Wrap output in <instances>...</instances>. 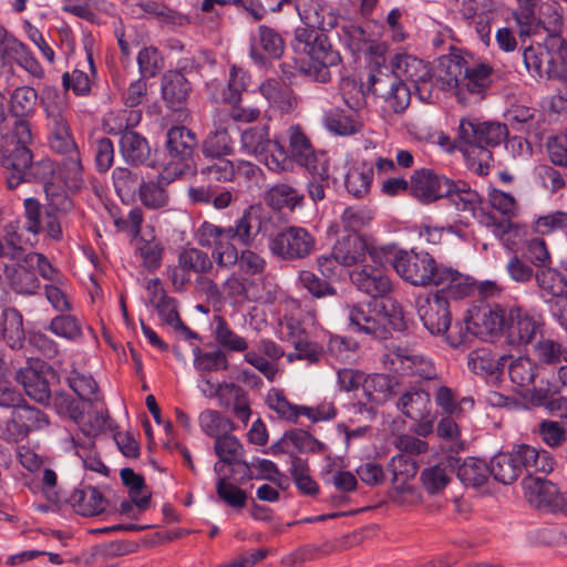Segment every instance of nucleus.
Returning a JSON list of instances; mask_svg holds the SVG:
<instances>
[{
    "mask_svg": "<svg viewBox=\"0 0 567 567\" xmlns=\"http://www.w3.org/2000/svg\"><path fill=\"white\" fill-rule=\"evenodd\" d=\"M291 48L297 54H306L309 62H282L280 71L284 78L291 79L297 72L313 81L326 83L331 79L330 68L340 63V53L334 50L328 37L319 30L297 28Z\"/></svg>",
    "mask_w": 567,
    "mask_h": 567,
    "instance_id": "1",
    "label": "nucleus"
},
{
    "mask_svg": "<svg viewBox=\"0 0 567 567\" xmlns=\"http://www.w3.org/2000/svg\"><path fill=\"white\" fill-rule=\"evenodd\" d=\"M440 68L444 74H439L436 78L439 89H455L460 101L465 91L481 96L492 82L493 69L488 64L480 63L472 68H464L460 60L446 58L441 61Z\"/></svg>",
    "mask_w": 567,
    "mask_h": 567,
    "instance_id": "2",
    "label": "nucleus"
},
{
    "mask_svg": "<svg viewBox=\"0 0 567 567\" xmlns=\"http://www.w3.org/2000/svg\"><path fill=\"white\" fill-rule=\"evenodd\" d=\"M507 135L508 128L505 124L462 118L458 125L457 140L467 146L466 154L478 153L483 161L489 162L493 155L488 148L502 144Z\"/></svg>",
    "mask_w": 567,
    "mask_h": 567,
    "instance_id": "3",
    "label": "nucleus"
},
{
    "mask_svg": "<svg viewBox=\"0 0 567 567\" xmlns=\"http://www.w3.org/2000/svg\"><path fill=\"white\" fill-rule=\"evenodd\" d=\"M260 228L259 220L252 216V207L244 210L234 226L219 227L205 221L198 230V243L203 247L215 246L217 251L225 249L223 240H237L244 246H250Z\"/></svg>",
    "mask_w": 567,
    "mask_h": 567,
    "instance_id": "4",
    "label": "nucleus"
},
{
    "mask_svg": "<svg viewBox=\"0 0 567 567\" xmlns=\"http://www.w3.org/2000/svg\"><path fill=\"white\" fill-rule=\"evenodd\" d=\"M270 252L285 261L305 259L316 249L315 237L303 227L287 226L269 236Z\"/></svg>",
    "mask_w": 567,
    "mask_h": 567,
    "instance_id": "5",
    "label": "nucleus"
},
{
    "mask_svg": "<svg viewBox=\"0 0 567 567\" xmlns=\"http://www.w3.org/2000/svg\"><path fill=\"white\" fill-rule=\"evenodd\" d=\"M384 365L403 377H417L423 380H436L437 372L433 362L410 346H395L383 359Z\"/></svg>",
    "mask_w": 567,
    "mask_h": 567,
    "instance_id": "6",
    "label": "nucleus"
},
{
    "mask_svg": "<svg viewBox=\"0 0 567 567\" xmlns=\"http://www.w3.org/2000/svg\"><path fill=\"white\" fill-rule=\"evenodd\" d=\"M524 497L527 503L547 513H561L567 515V494L559 487L543 477L526 475L522 481Z\"/></svg>",
    "mask_w": 567,
    "mask_h": 567,
    "instance_id": "7",
    "label": "nucleus"
},
{
    "mask_svg": "<svg viewBox=\"0 0 567 567\" xmlns=\"http://www.w3.org/2000/svg\"><path fill=\"white\" fill-rule=\"evenodd\" d=\"M391 64L396 70L400 81L412 83L421 101L432 102L434 87L439 85L433 82L431 68L423 60L409 54H395L391 59Z\"/></svg>",
    "mask_w": 567,
    "mask_h": 567,
    "instance_id": "8",
    "label": "nucleus"
},
{
    "mask_svg": "<svg viewBox=\"0 0 567 567\" xmlns=\"http://www.w3.org/2000/svg\"><path fill=\"white\" fill-rule=\"evenodd\" d=\"M398 275L413 286L432 285L439 269L435 259L425 251H399L393 260Z\"/></svg>",
    "mask_w": 567,
    "mask_h": 567,
    "instance_id": "9",
    "label": "nucleus"
},
{
    "mask_svg": "<svg viewBox=\"0 0 567 567\" xmlns=\"http://www.w3.org/2000/svg\"><path fill=\"white\" fill-rule=\"evenodd\" d=\"M55 378L54 370L40 360H28L27 365L18 369L14 374V380L22 385L25 394L41 404L50 403V384Z\"/></svg>",
    "mask_w": 567,
    "mask_h": 567,
    "instance_id": "10",
    "label": "nucleus"
},
{
    "mask_svg": "<svg viewBox=\"0 0 567 567\" xmlns=\"http://www.w3.org/2000/svg\"><path fill=\"white\" fill-rule=\"evenodd\" d=\"M48 415L40 409L27 403L13 409L11 419L0 424V439L8 442H18L34 431H41L49 425Z\"/></svg>",
    "mask_w": 567,
    "mask_h": 567,
    "instance_id": "11",
    "label": "nucleus"
},
{
    "mask_svg": "<svg viewBox=\"0 0 567 567\" xmlns=\"http://www.w3.org/2000/svg\"><path fill=\"white\" fill-rule=\"evenodd\" d=\"M349 322L353 331L362 332L374 339H383L386 336L388 315L384 306L377 300L362 302L349 309Z\"/></svg>",
    "mask_w": 567,
    "mask_h": 567,
    "instance_id": "12",
    "label": "nucleus"
},
{
    "mask_svg": "<svg viewBox=\"0 0 567 567\" xmlns=\"http://www.w3.org/2000/svg\"><path fill=\"white\" fill-rule=\"evenodd\" d=\"M409 185L410 196L421 204L429 205L449 194L452 179L431 168H420L412 173Z\"/></svg>",
    "mask_w": 567,
    "mask_h": 567,
    "instance_id": "13",
    "label": "nucleus"
},
{
    "mask_svg": "<svg viewBox=\"0 0 567 567\" xmlns=\"http://www.w3.org/2000/svg\"><path fill=\"white\" fill-rule=\"evenodd\" d=\"M32 151L29 146L3 143L0 146V167L3 169L6 186L13 190L25 183V172L30 167Z\"/></svg>",
    "mask_w": 567,
    "mask_h": 567,
    "instance_id": "14",
    "label": "nucleus"
},
{
    "mask_svg": "<svg viewBox=\"0 0 567 567\" xmlns=\"http://www.w3.org/2000/svg\"><path fill=\"white\" fill-rule=\"evenodd\" d=\"M416 310L424 327L431 334L442 336L449 331L452 316L449 301L443 295L433 293L416 298Z\"/></svg>",
    "mask_w": 567,
    "mask_h": 567,
    "instance_id": "15",
    "label": "nucleus"
},
{
    "mask_svg": "<svg viewBox=\"0 0 567 567\" xmlns=\"http://www.w3.org/2000/svg\"><path fill=\"white\" fill-rule=\"evenodd\" d=\"M287 133L289 140L288 153L291 163H296L308 172L324 173V164L329 162L326 153L315 151L310 140L300 126H290Z\"/></svg>",
    "mask_w": 567,
    "mask_h": 567,
    "instance_id": "16",
    "label": "nucleus"
},
{
    "mask_svg": "<svg viewBox=\"0 0 567 567\" xmlns=\"http://www.w3.org/2000/svg\"><path fill=\"white\" fill-rule=\"evenodd\" d=\"M544 320L522 308H512L507 311L506 339L513 347L527 346L542 332Z\"/></svg>",
    "mask_w": 567,
    "mask_h": 567,
    "instance_id": "17",
    "label": "nucleus"
},
{
    "mask_svg": "<svg viewBox=\"0 0 567 567\" xmlns=\"http://www.w3.org/2000/svg\"><path fill=\"white\" fill-rule=\"evenodd\" d=\"M332 254L334 260L344 267L363 262L367 255L374 264L378 262L377 249L371 247L358 233H351L338 239L332 248Z\"/></svg>",
    "mask_w": 567,
    "mask_h": 567,
    "instance_id": "18",
    "label": "nucleus"
},
{
    "mask_svg": "<svg viewBox=\"0 0 567 567\" xmlns=\"http://www.w3.org/2000/svg\"><path fill=\"white\" fill-rule=\"evenodd\" d=\"M350 279L359 291L374 300L386 297L392 290L390 278L378 266L364 265L361 269L353 270Z\"/></svg>",
    "mask_w": 567,
    "mask_h": 567,
    "instance_id": "19",
    "label": "nucleus"
},
{
    "mask_svg": "<svg viewBox=\"0 0 567 567\" xmlns=\"http://www.w3.org/2000/svg\"><path fill=\"white\" fill-rule=\"evenodd\" d=\"M495 349V346L486 344L471 351L467 357L470 370L480 375L498 379L509 357L496 352Z\"/></svg>",
    "mask_w": 567,
    "mask_h": 567,
    "instance_id": "20",
    "label": "nucleus"
},
{
    "mask_svg": "<svg viewBox=\"0 0 567 567\" xmlns=\"http://www.w3.org/2000/svg\"><path fill=\"white\" fill-rule=\"evenodd\" d=\"M512 454L520 474L525 470L527 475L536 473L547 475L554 470V457L546 450H537L530 445L520 444L513 449Z\"/></svg>",
    "mask_w": 567,
    "mask_h": 567,
    "instance_id": "21",
    "label": "nucleus"
},
{
    "mask_svg": "<svg viewBox=\"0 0 567 567\" xmlns=\"http://www.w3.org/2000/svg\"><path fill=\"white\" fill-rule=\"evenodd\" d=\"M198 145L196 135L185 126H173L166 134V150L173 162L188 166Z\"/></svg>",
    "mask_w": 567,
    "mask_h": 567,
    "instance_id": "22",
    "label": "nucleus"
},
{
    "mask_svg": "<svg viewBox=\"0 0 567 567\" xmlns=\"http://www.w3.org/2000/svg\"><path fill=\"white\" fill-rule=\"evenodd\" d=\"M285 51V40L281 34L268 25L258 27L257 34L251 38L250 55L259 63L265 56L279 59Z\"/></svg>",
    "mask_w": 567,
    "mask_h": 567,
    "instance_id": "23",
    "label": "nucleus"
},
{
    "mask_svg": "<svg viewBox=\"0 0 567 567\" xmlns=\"http://www.w3.org/2000/svg\"><path fill=\"white\" fill-rule=\"evenodd\" d=\"M507 312L499 306H484L471 316L473 334L482 339L493 337L506 329Z\"/></svg>",
    "mask_w": 567,
    "mask_h": 567,
    "instance_id": "24",
    "label": "nucleus"
},
{
    "mask_svg": "<svg viewBox=\"0 0 567 567\" xmlns=\"http://www.w3.org/2000/svg\"><path fill=\"white\" fill-rule=\"evenodd\" d=\"M432 285L440 287L435 293L443 295L447 299H462L470 295L472 287L468 284V278L460 271L440 266Z\"/></svg>",
    "mask_w": 567,
    "mask_h": 567,
    "instance_id": "25",
    "label": "nucleus"
},
{
    "mask_svg": "<svg viewBox=\"0 0 567 567\" xmlns=\"http://www.w3.org/2000/svg\"><path fill=\"white\" fill-rule=\"evenodd\" d=\"M190 90V83L179 71H168L162 78V95L173 111L182 110Z\"/></svg>",
    "mask_w": 567,
    "mask_h": 567,
    "instance_id": "26",
    "label": "nucleus"
},
{
    "mask_svg": "<svg viewBox=\"0 0 567 567\" xmlns=\"http://www.w3.org/2000/svg\"><path fill=\"white\" fill-rule=\"evenodd\" d=\"M453 472L465 486L477 488L483 486L489 477V466L477 457L455 458Z\"/></svg>",
    "mask_w": 567,
    "mask_h": 567,
    "instance_id": "27",
    "label": "nucleus"
},
{
    "mask_svg": "<svg viewBox=\"0 0 567 567\" xmlns=\"http://www.w3.org/2000/svg\"><path fill=\"white\" fill-rule=\"evenodd\" d=\"M217 264L219 266H229L238 262L240 269L250 275H259L266 268V260L250 249L241 251L237 255V250L233 245H226L225 249L217 251Z\"/></svg>",
    "mask_w": 567,
    "mask_h": 567,
    "instance_id": "28",
    "label": "nucleus"
},
{
    "mask_svg": "<svg viewBox=\"0 0 567 567\" xmlns=\"http://www.w3.org/2000/svg\"><path fill=\"white\" fill-rule=\"evenodd\" d=\"M184 168H178L172 176L159 174L156 181L142 182L138 187L140 200L151 209H158L168 204V194L164 186L169 184L176 176L183 173Z\"/></svg>",
    "mask_w": 567,
    "mask_h": 567,
    "instance_id": "29",
    "label": "nucleus"
},
{
    "mask_svg": "<svg viewBox=\"0 0 567 567\" xmlns=\"http://www.w3.org/2000/svg\"><path fill=\"white\" fill-rule=\"evenodd\" d=\"M120 151L124 161L131 165H142L151 156L147 140L132 130H124L120 138Z\"/></svg>",
    "mask_w": 567,
    "mask_h": 567,
    "instance_id": "30",
    "label": "nucleus"
},
{
    "mask_svg": "<svg viewBox=\"0 0 567 567\" xmlns=\"http://www.w3.org/2000/svg\"><path fill=\"white\" fill-rule=\"evenodd\" d=\"M489 202H491V205L493 206V208L498 210L501 214H503L507 218L497 219L494 216H488L487 225H491L494 227L495 235L504 236L513 227V223L508 218L514 216L516 213V209H517L516 200L511 194H507L502 190H494L489 195Z\"/></svg>",
    "mask_w": 567,
    "mask_h": 567,
    "instance_id": "31",
    "label": "nucleus"
},
{
    "mask_svg": "<svg viewBox=\"0 0 567 567\" xmlns=\"http://www.w3.org/2000/svg\"><path fill=\"white\" fill-rule=\"evenodd\" d=\"M0 338L6 341L12 350L23 347L25 333L23 329V317L16 308H6L0 317Z\"/></svg>",
    "mask_w": 567,
    "mask_h": 567,
    "instance_id": "32",
    "label": "nucleus"
},
{
    "mask_svg": "<svg viewBox=\"0 0 567 567\" xmlns=\"http://www.w3.org/2000/svg\"><path fill=\"white\" fill-rule=\"evenodd\" d=\"M398 381L389 374L374 373L364 378L362 390L367 401L382 404L395 394Z\"/></svg>",
    "mask_w": 567,
    "mask_h": 567,
    "instance_id": "33",
    "label": "nucleus"
},
{
    "mask_svg": "<svg viewBox=\"0 0 567 567\" xmlns=\"http://www.w3.org/2000/svg\"><path fill=\"white\" fill-rule=\"evenodd\" d=\"M396 408L409 419H424L431 412L430 393L416 388H411L401 394Z\"/></svg>",
    "mask_w": 567,
    "mask_h": 567,
    "instance_id": "34",
    "label": "nucleus"
},
{
    "mask_svg": "<svg viewBox=\"0 0 567 567\" xmlns=\"http://www.w3.org/2000/svg\"><path fill=\"white\" fill-rule=\"evenodd\" d=\"M454 457H446L435 465L425 467L421 473V482L430 494L441 493L451 482Z\"/></svg>",
    "mask_w": 567,
    "mask_h": 567,
    "instance_id": "35",
    "label": "nucleus"
},
{
    "mask_svg": "<svg viewBox=\"0 0 567 567\" xmlns=\"http://www.w3.org/2000/svg\"><path fill=\"white\" fill-rule=\"evenodd\" d=\"M287 329L292 338L291 342L295 348V352L287 355L288 361L306 360L311 364L319 362L322 357V348L316 342H311L302 338L303 331L299 328L297 322H288Z\"/></svg>",
    "mask_w": 567,
    "mask_h": 567,
    "instance_id": "36",
    "label": "nucleus"
},
{
    "mask_svg": "<svg viewBox=\"0 0 567 567\" xmlns=\"http://www.w3.org/2000/svg\"><path fill=\"white\" fill-rule=\"evenodd\" d=\"M153 307L156 308L163 322L179 331L185 339H199V336L182 321L174 298L168 297L165 292H161L158 300H153Z\"/></svg>",
    "mask_w": 567,
    "mask_h": 567,
    "instance_id": "37",
    "label": "nucleus"
},
{
    "mask_svg": "<svg viewBox=\"0 0 567 567\" xmlns=\"http://www.w3.org/2000/svg\"><path fill=\"white\" fill-rule=\"evenodd\" d=\"M70 501L76 513L83 516L99 515L105 508L103 495L93 486H84L74 491Z\"/></svg>",
    "mask_w": 567,
    "mask_h": 567,
    "instance_id": "38",
    "label": "nucleus"
},
{
    "mask_svg": "<svg viewBox=\"0 0 567 567\" xmlns=\"http://www.w3.org/2000/svg\"><path fill=\"white\" fill-rule=\"evenodd\" d=\"M303 194L289 184L280 183L270 187L265 194V202L274 209L293 210L303 204Z\"/></svg>",
    "mask_w": 567,
    "mask_h": 567,
    "instance_id": "39",
    "label": "nucleus"
},
{
    "mask_svg": "<svg viewBox=\"0 0 567 567\" xmlns=\"http://www.w3.org/2000/svg\"><path fill=\"white\" fill-rule=\"evenodd\" d=\"M535 279L543 297L548 296L556 300L567 295V280L565 276L549 266L537 269Z\"/></svg>",
    "mask_w": 567,
    "mask_h": 567,
    "instance_id": "40",
    "label": "nucleus"
},
{
    "mask_svg": "<svg viewBox=\"0 0 567 567\" xmlns=\"http://www.w3.org/2000/svg\"><path fill=\"white\" fill-rule=\"evenodd\" d=\"M259 91L271 106L284 113L290 112L296 103L292 91L285 87L276 79H268L262 82L259 86Z\"/></svg>",
    "mask_w": 567,
    "mask_h": 567,
    "instance_id": "41",
    "label": "nucleus"
},
{
    "mask_svg": "<svg viewBox=\"0 0 567 567\" xmlns=\"http://www.w3.org/2000/svg\"><path fill=\"white\" fill-rule=\"evenodd\" d=\"M445 197L450 199L457 210L467 212L473 215L482 203L478 193L462 181H452V186L449 189V194L444 195Z\"/></svg>",
    "mask_w": 567,
    "mask_h": 567,
    "instance_id": "42",
    "label": "nucleus"
},
{
    "mask_svg": "<svg viewBox=\"0 0 567 567\" xmlns=\"http://www.w3.org/2000/svg\"><path fill=\"white\" fill-rule=\"evenodd\" d=\"M269 409L275 411L280 419L296 423L300 415L311 416L312 409L290 403L281 390L272 389L267 395Z\"/></svg>",
    "mask_w": 567,
    "mask_h": 567,
    "instance_id": "43",
    "label": "nucleus"
},
{
    "mask_svg": "<svg viewBox=\"0 0 567 567\" xmlns=\"http://www.w3.org/2000/svg\"><path fill=\"white\" fill-rule=\"evenodd\" d=\"M535 359L545 365H557L567 362V348L550 338L539 339L533 347Z\"/></svg>",
    "mask_w": 567,
    "mask_h": 567,
    "instance_id": "44",
    "label": "nucleus"
},
{
    "mask_svg": "<svg viewBox=\"0 0 567 567\" xmlns=\"http://www.w3.org/2000/svg\"><path fill=\"white\" fill-rule=\"evenodd\" d=\"M401 81L396 74V70L390 63V65H381L378 61L375 68L369 75V83L373 93L380 97L389 95L391 90L398 85Z\"/></svg>",
    "mask_w": 567,
    "mask_h": 567,
    "instance_id": "45",
    "label": "nucleus"
},
{
    "mask_svg": "<svg viewBox=\"0 0 567 567\" xmlns=\"http://www.w3.org/2000/svg\"><path fill=\"white\" fill-rule=\"evenodd\" d=\"M488 466L489 475L505 485L512 484L520 476V470H518L512 452L495 455Z\"/></svg>",
    "mask_w": 567,
    "mask_h": 567,
    "instance_id": "46",
    "label": "nucleus"
},
{
    "mask_svg": "<svg viewBox=\"0 0 567 567\" xmlns=\"http://www.w3.org/2000/svg\"><path fill=\"white\" fill-rule=\"evenodd\" d=\"M202 153L206 158H219L233 153V142L226 128L210 132L202 144Z\"/></svg>",
    "mask_w": 567,
    "mask_h": 567,
    "instance_id": "47",
    "label": "nucleus"
},
{
    "mask_svg": "<svg viewBox=\"0 0 567 567\" xmlns=\"http://www.w3.org/2000/svg\"><path fill=\"white\" fill-rule=\"evenodd\" d=\"M523 61L527 71L534 78H543L545 74L550 76V68H544V63L546 62L549 65L553 62V56L545 47L538 44L525 48Z\"/></svg>",
    "mask_w": 567,
    "mask_h": 567,
    "instance_id": "48",
    "label": "nucleus"
},
{
    "mask_svg": "<svg viewBox=\"0 0 567 567\" xmlns=\"http://www.w3.org/2000/svg\"><path fill=\"white\" fill-rule=\"evenodd\" d=\"M38 92L28 85L16 87L10 95V112L16 117H27L34 112Z\"/></svg>",
    "mask_w": 567,
    "mask_h": 567,
    "instance_id": "49",
    "label": "nucleus"
},
{
    "mask_svg": "<svg viewBox=\"0 0 567 567\" xmlns=\"http://www.w3.org/2000/svg\"><path fill=\"white\" fill-rule=\"evenodd\" d=\"M258 159L276 173L287 172L292 168L288 150L277 138L271 140L270 145H268Z\"/></svg>",
    "mask_w": 567,
    "mask_h": 567,
    "instance_id": "50",
    "label": "nucleus"
},
{
    "mask_svg": "<svg viewBox=\"0 0 567 567\" xmlns=\"http://www.w3.org/2000/svg\"><path fill=\"white\" fill-rule=\"evenodd\" d=\"M269 128L267 125H256L241 133V147L257 158L270 145Z\"/></svg>",
    "mask_w": 567,
    "mask_h": 567,
    "instance_id": "51",
    "label": "nucleus"
},
{
    "mask_svg": "<svg viewBox=\"0 0 567 567\" xmlns=\"http://www.w3.org/2000/svg\"><path fill=\"white\" fill-rule=\"evenodd\" d=\"M198 421L200 429L210 437L216 439L234 430L233 421L218 411L205 410L199 414Z\"/></svg>",
    "mask_w": 567,
    "mask_h": 567,
    "instance_id": "52",
    "label": "nucleus"
},
{
    "mask_svg": "<svg viewBox=\"0 0 567 567\" xmlns=\"http://www.w3.org/2000/svg\"><path fill=\"white\" fill-rule=\"evenodd\" d=\"M248 81L249 76L244 70L235 65L231 66L228 83L221 89L220 101L233 106L239 104Z\"/></svg>",
    "mask_w": 567,
    "mask_h": 567,
    "instance_id": "53",
    "label": "nucleus"
},
{
    "mask_svg": "<svg viewBox=\"0 0 567 567\" xmlns=\"http://www.w3.org/2000/svg\"><path fill=\"white\" fill-rule=\"evenodd\" d=\"M45 97L43 99V110L47 117V127L49 132L69 128V122L64 115V107L62 102L45 101L53 94L58 96V92L54 87H48L44 91Z\"/></svg>",
    "mask_w": 567,
    "mask_h": 567,
    "instance_id": "54",
    "label": "nucleus"
},
{
    "mask_svg": "<svg viewBox=\"0 0 567 567\" xmlns=\"http://www.w3.org/2000/svg\"><path fill=\"white\" fill-rule=\"evenodd\" d=\"M214 321L216 323L215 340L221 348L235 352L247 350V341L233 331L221 316H215Z\"/></svg>",
    "mask_w": 567,
    "mask_h": 567,
    "instance_id": "55",
    "label": "nucleus"
},
{
    "mask_svg": "<svg viewBox=\"0 0 567 567\" xmlns=\"http://www.w3.org/2000/svg\"><path fill=\"white\" fill-rule=\"evenodd\" d=\"M507 118L513 127L529 133L538 128L542 114L536 109L514 105L508 110Z\"/></svg>",
    "mask_w": 567,
    "mask_h": 567,
    "instance_id": "56",
    "label": "nucleus"
},
{
    "mask_svg": "<svg viewBox=\"0 0 567 567\" xmlns=\"http://www.w3.org/2000/svg\"><path fill=\"white\" fill-rule=\"evenodd\" d=\"M373 168L369 165L353 167L346 176V188L355 197L364 196L371 186Z\"/></svg>",
    "mask_w": 567,
    "mask_h": 567,
    "instance_id": "57",
    "label": "nucleus"
},
{
    "mask_svg": "<svg viewBox=\"0 0 567 567\" xmlns=\"http://www.w3.org/2000/svg\"><path fill=\"white\" fill-rule=\"evenodd\" d=\"M179 267L194 274H206L212 270L213 262L209 256L197 248H185L178 254Z\"/></svg>",
    "mask_w": 567,
    "mask_h": 567,
    "instance_id": "58",
    "label": "nucleus"
},
{
    "mask_svg": "<svg viewBox=\"0 0 567 567\" xmlns=\"http://www.w3.org/2000/svg\"><path fill=\"white\" fill-rule=\"evenodd\" d=\"M120 476L123 484L130 488V496L135 506L141 511H145L150 505L151 494L141 496V493L145 486L143 476L136 474L130 467L122 468Z\"/></svg>",
    "mask_w": 567,
    "mask_h": 567,
    "instance_id": "59",
    "label": "nucleus"
},
{
    "mask_svg": "<svg viewBox=\"0 0 567 567\" xmlns=\"http://www.w3.org/2000/svg\"><path fill=\"white\" fill-rule=\"evenodd\" d=\"M138 6L144 13L167 24L183 27L189 23L187 17L157 1H142Z\"/></svg>",
    "mask_w": 567,
    "mask_h": 567,
    "instance_id": "60",
    "label": "nucleus"
},
{
    "mask_svg": "<svg viewBox=\"0 0 567 567\" xmlns=\"http://www.w3.org/2000/svg\"><path fill=\"white\" fill-rule=\"evenodd\" d=\"M214 450L219 461L224 464H243L244 461H239L237 457L243 452V445L240 442L230 433L223 434L215 439Z\"/></svg>",
    "mask_w": 567,
    "mask_h": 567,
    "instance_id": "61",
    "label": "nucleus"
},
{
    "mask_svg": "<svg viewBox=\"0 0 567 567\" xmlns=\"http://www.w3.org/2000/svg\"><path fill=\"white\" fill-rule=\"evenodd\" d=\"M388 468L392 473V483L398 487L403 486L409 480L413 478L417 472L415 462L406 454L393 456Z\"/></svg>",
    "mask_w": 567,
    "mask_h": 567,
    "instance_id": "62",
    "label": "nucleus"
},
{
    "mask_svg": "<svg viewBox=\"0 0 567 567\" xmlns=\"http://www.w3.org/2000/svg\"><path fill=\"white\" fill-rule=\"evenodd\" d=\"M18 268L11 278L13 289L22 295H33L40 288V281L30 266L24 262H16Z\"/></svg>",
    "mask_w": 567,
    "mask_h": 567,
    "instance_id": "63",
    "label": "nucleus"
},
{
    "mask_svg": "<svg viewBox=\"0 0 567 567\" xmlns=\"http://www.w3.org/2000/svg\"><path fill=\"white\" fill-rule=\"evenodd\" d=\"M538 434L548 447L556 450L567 442V430L558 421L543 420L538 425Z\"/></svg>",
    "mask_w": 567,
    "mask_h": 567,
    "instance_id": "64",
    "label": "nucleus"
}]
</instances>
